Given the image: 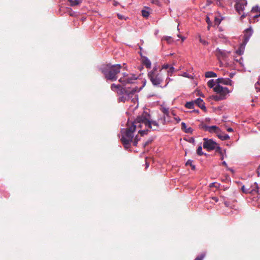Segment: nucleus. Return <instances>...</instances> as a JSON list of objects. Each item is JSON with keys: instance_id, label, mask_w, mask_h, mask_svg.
I'll return each mask as SVG.
<instances>
[{"instance_id": "nucleus-1", "label": "nucleus", "mask_w": 260, "mask_h": 260, "mask_svg": "<svg viewBox=\"0 0 260 260\" xmlns=\"http://www.w3.org/2000/svg\"><path fill=\"white\" fill-rule=\"evenodd\" d=\"M143 125L145 126L144 129L140 130L138 132L141 136L147 134L149 129L156 131L159 128L158 123L156 121L151 120L150 114L146 112H143L134 122L130 123L128 121L127 128L121 131V141L126 149L131 147V143L134 138L133 133L136 127L142 128Z\"/></svg>"}, {"instance_id": "nucleus-2", "label": "nucleus", "mask_w": 260, "mask_h": 260, "mask_svg": "<svg viewBox=\"0 0 260 260\" xmlns=\"http://www.w3.org/2000/svg\"><path fill=\"white\" fill-rule=\"evenodd\" d=\"M121 68L122 66L119 64H106L102 65L100 70L107 80L113 82L118 79V74L120 73Z\"/></svg>"}, {"instance_id": "nucleus-3", "label": "nucleus", "mask_w": 260, "mask_h": 260, "mask_svg": "<svg viewBox=\"0 0 260 260\" xmlns=\"http://www.w3.org/2000/svg\"><path fill=\"white\" fill-rule=\"evenodd\" d=\"M149 79L154 86H158L163 81L161 70H158L156 67L148 74Z\"/></svg>"}, {"instance_id": "nucleus-4", "label": "nucleus", "mask_w": 260, "mask_h": 260, "mask_svg": "<svg viewBox=\"0 0 260 260\" xmlns=\"http://www.w3.org/2000/svg\"><path fill=\"white\" fill-rule=\"evenodd\" d=\"M138 91L137 87L135 86L132 89L121 88L119 94H123L119 98V101L122 102L127 101L133 98L135 93Z\"/></svg>"}, {"instance_id": "nucleus-5", "label": "nucleus", "mask_w": 260, "mask_h": 260, "mask_svg": "<svg viewBox=\"0 0 260 260\" xmlns=\"http://www.w3.org/2000/svg\"><path fill=\"white\" fill-rule=\"evenodd\" d=\"M213 90L218 94L213 95V99L216 101L223 100L226 98V95L230 92L227 87H223L220 85H217Z\"/></svg>"}, {"instance_id": "nucleus-6", "label": "nucleus", "mask_w": 260, "mask_h": 260, "mask_svg": "<svg viewBox=\"0 0 260 260\" xmlns=\"http://www.w3.org/2000/svg\"><path fill=\"white\" fill-rule=\"evenodd\" d=\"M137 79V77L135 75H128L125 73H122V77L118 80V81L123 85H126L127 84L133 83L134 81Z\"/></svg>"}, {"instance_id": "nucleus-7", "label": "nucleus", "mask_w": 260, "mask_h": 260, "mask_svg": "<svg viewBox=\"0 0 260 260\" xmlns=\"http://www.w3.org/2000/svg\"><path fill=\"white\" fill-rule=\"evenodd\" d=\"M203 147L206 149L208 151L214 150L216 148L217 144L213 141L212 139H208L207 138H204Z\"/></svg>"}, {"instance_id": "nucleus-8", "label": "nucleus", "mask_w": 260, "mask_h": 260, "mask_svg": "<svg viewBox=\"0 0 260 260\" xmlns=\"http://www.w3.org/2000/svg\"><path fill=\"white\" fill-rule=\"evenodd\" d=\"M246 0H238L236 2L235 7L237 12L241 14L244 12L245 6L247 5Z\"/></svg>"}, {"instance_id": "nucleus-9", "label": "nucleus", "mask_w": 260, "mask_h": 260, "mask_svg": "<svg viewBox=\"0 0 260 260\" xmlns=\"http://www.w3.org/2000/svg\"><path fill=\"white\" fill-rule=\"evenodd\" d=\"M199 127L201 129H203L206 131H208L210 133H215L216 134L217 133V132L220 129L219 127L215 125L213 126H207L205 123H202L199 125Z\"/></svg>"}, {"instance_id": "nucleus-10", "label": "nucleus", "mask_w": 260, "mask_h": 260, "mask_svg": "<svg viewBox=\"0 0 260 260\" xmlns=\"http://www.w3.org/2000/svg\"><path fill=\"white\" fill-rule=\"evenodd\" d=\"M229 52L217 48L215 51L216 56L218 60L224 59L228 57Z\"/></svg>"}, {"instance_id": "nucleus-11", "label": "nucleus", "mask_w": 260, "mask_h": 260, "mask_svg": "<svg viewBox=\"0 0 260 260\" xmlns=\"http://www.w3.org/2000/svg\"><path fill=\"white\" fill-rule=\"evenodd\" d=\"M253 33V30L251 27H249L247 29H246L244 31V34L243 36V45H246L247 43L248 42L249 38L252 36Z\"/></svg>"}, {"instance_id": "nucleus-12", "label": "nucleus", "mask_w": 260, "mask_h": 260, "mask_svg": "<svg viewBox=\"0 0 260 260\" xmlns=\"http://www.w3.org/2000/svg\"><path fill=\"white\" fill-rule=\"evenodd\" d=\"M232 81L229 78H218L216 80V83L219 85V84H222L224 85H232Z\"/></svg>"}, {"instance_id": "nucleus-13", "label": "nucleus", "mask_w": 260, "mask_h": 260, "mask_svg": "<svg viewBox=\"0 0 260 260\" xmlns=\"http://www.w3.org/2000/svg\"><path fill=\"white\" fill-rule=\"evenodd\" d=\"M216 134L217 136L221 140H226L230 139V137L228 135L221 132L220 129Z\"/></svg>"}, {"instance_id": "nucleus-14", "label": "nucleus", "mask_w": 260, "mask_h": 260, "mask_svg": "<svg viewBox=\"0 0 260 260\" xmlns=\"http://www.w3.org/2000/svg\"><path fill=\"white\" fill-rule=\"evenodd\" d=\"M251 12L252 13H258V14L255 15L254 16V18H258V17H260V7L258 6H255L253 7L251 10Z\"/></svg>"}, {"instance_id": "nucleus-15", "label": "nucleus", "mask_w": 260, "mask_h": 260, "mask_svg": "<svg viewBox=\"0 0 260 260\" xmlns=\"http://www.w3.org/2000/svg\"><path fill=\"white\" fill-rule=\"evenodd\" d=\"M143 63L147 68H151V61L147 58L144 57L143 58Z\"/></svg>"}, {"instance_id": "nucleus-16", "label": "nucleus", "mask_w": 260, "mask_h": 260, "mask_svg": "<svg viewBox=\"0 0 260 260\" xmlns=\"http://www.w3.org/2000/svg\"><path fill=\"white\" fill-rule=\"evenodd\" d=\"M205 77L206 78L216 77L217 74L212 71H208L205 73Z\"/></svg>"}, {"instance_id": "nucleus-17", "label": "nucleus", "mask_w": 260, "mask_h": 260, "mask_svg": "<svg viewBox=\"0 0 260 260\" xmlns=\"http://www.w3.org/2000/svg\"><path fill=\"white\" fill-rule=\"evenodd\" d=\"M70 3V5L71 6H75L80 4L82 0H68Z\"/></svg>"}, {"instance_id": "nucleus-18", "label": "nucleus", "mask_w": 260, "mask_h": 260, "mask_svg": "<svg viewBox=\"0 0 260 260\" xmlns=\"http://www.w3.org/2000/svg\"><path fill=\"white\" fill-rule=\"evenodd\" d=\"M194 101H191V102H187L186 104H185V107L188 108V109H193L194 108Z\"/></svg>"}, {"instance_id": "nucleus-19", "label": "nucleus", "mask_w": 260, "mask_h": 260, "mask_svg": "<svg viewBox=\"0 0 260 260\" xmlns=\"http://www.w3.org/2000/svg\"><path fill=\"white\" fill-rule=\"evenodd\" d=\"M194 104L197 105L199 107L201 106V105L203 104L204 102H203V100H202L201 98H198L196 100L194 101Z\"/></svg>"}, {"instance_id": "nucleus-20", "label": "nucleus", "mask_w": 260, "mask_h": 260, "mask_svg": "<svg viewBox=\"0 0 260 260\" xmlns=\"http://www.w3.org/2000/svg\"><path fill=\"white\" fill-rule=\"evenodd\" d=\"M111 88L112 90L115 91L117 89H121V86L120 85H115V84H112L111 85Z\"/></svg>"}, {"instance_id": "nucleus-21", "label": "nucleus", "mask_w": 260, "mask_h": 260, "mask_svg": "<svg viewBox=\"0 0 260 260\" xmlns=\"http://www.w3.org/2000/svg\"><path fill=\"white\" fill-rule=\"evenodd\" d=\"M215 83H216V81H214V80L212 79V80H210L208 82L207 84L209 87L213 88L214 86V85H215Z\"/></svg>"}, {"instance_id": "nucleus-22", "label": "nucleus", "mask_w": 260, "mask_h": 260, "mask_svg": "<svg viewBox=\"0 0 260 260\" xmlns=\"http://www.w3.org/2000/svg\"><path fill=\"white\" fill-rule=\"evenodd\" d=\"M216 153H218L219 154H222V153L223 152V151L222 150L221 148L219 147L218 145H216V148L215 149ZM225 152V150H224Z\"/></svg>"}, {"instance_id": "nucleus-23", "label": "nucleus", "mask_w": 260, "mask_h": 260, "mask_svg": "<svg viewBox=\"0 0 260 260\" xmlns=\"http://www.w3.org/2000/svg\"><path fill=\"white\" fill-rule=\"evenodd\" d=\"M197 153L199 155H202L204 154L203 152L202 151V147L201 146H199L197 150Z\"/></svg>"}, {"instance_id": "nucleus-24", "label": "nucleus", "mask_w": 260, "mask_h": 260, "mask_svg": "<svg viewBox=\"0 0 260 260\" xmlns=\"http://www.w3.org/2000/svg\"><path fill=\"white\" fill-rule=\"evenodd\" d=\"M255 88L257 91L260 92V79H258V81L255 83Z\"/></svg>"}, {"instance_id": "nucleus-25", "label": "nucleus", "mask_w": 260, "mask_h": 260, "mask_svg": "<svg viewBox=\"0 0 260 260\" xmlns=\"http://www.w3.org/2000/svg\"><path fill=\"white\" fill-rule=\"evenodd\" d=\"M206 254L205 253L201 254L200 255L198 256L194 260H203L204 258L205 257Z\"/></svg>"}, {"instance_id": "nucleus-26", "label": "nucleus", "mask_w": 260, "mask_h": 260, "mask_svg": "<svg viewBox=\"0 0 260 260\" xmlns=\"http://www.w3.org/2000/svg\"><path fill=\"white\" fill-rule=\"evenodd\" d=\"M142 16L144 17H148L149 15V13L148 11H146V10H143L142 11Z\"/></svg>"}, {"instance_id": "nucleus-27", "label": "nucleus", "mask_w": 260, "mask_h": 260, "mask_svg": "<svg viewBox=\"0 0 260 260\" xmlns=\"http://www.w3.org/2000/svg\"><path fill=\"white\" fill-rule=\"evenodd\" d=\"M174 71V68L172 66H171L168 71V73L169 76H171L173 73Z\"/></svg>"}, {"instance_id": "nucleus-28", "label": "nucleus", "mask_w": 260, "mask_h": 260, "mask_svg": "<svg viewBox=\"0 0 260 260\" xmlns=\"http://www.w3.org/2000/svg\"><path fill=\"white\" fill-rule=\"evenodd\" d=\"M161 111L166 115L167 116H169V110L166 108H162L161 109Z\"/></svg>"}, {"instance_id": "nucleus-29", "label": "nucleus", "mask_w": 260, "mask_h": 260, "mask_svg": "<svg viewBox=\"0 0 260 260\" xmlns=\"http://www.w3.org/2000/svg\"><path fill=\"white\" fill-rule=\"evenodd\" d=\"M158 121H160V123L163 125L166 124V117L165 116L162 118H159Z\"/></svg>"}, {"instance_id": "nucleus-30", "label": "nucleus", "mask_w": 260, "mask_h": 260, "mask_svg": "<svg viewBox=\"0 0 260 260\" xmlns=\"http://www.w3.org/2000/svg\"><path fill=\"white\" fill-rule=\"evenodd\" d=\"M139 141V139H138V137L137 136H136V137L134 138V141H133V145L134 146H137Z\"/></svg>"}, {"instance_id": "nucleus-31", "label": "nucleus", "mask_w": 260, "mask_h": 260, "mask_svg": "<svg viewBox=\"0 0 260 260\" xmlns=\"http://www.w3.org/2000/svg\"><path fill=\"white\" fill-rule=\"evenodd\" d=\"M152 141V140L151 139L148 140L144 143V147H146L147 146L149 145L150 143H151Z\"/></svg>"}, {"instance_id": "nucleus-32", "label": "nucleus", "mask_w": 260, "mask_h": 260, "mask_svg": "<svg viewBox=\"0 0 260 260\" xmlns=\"http://www.w3.org/2000/svg\"><path fill=\"white\" fill-rule=\"evenodd\" d=\"M241 190H242V191L244 193H249V192H250V190H246V189L245 188V186H242V187H241Z\"/></svg>"}, {"instance_id": "nucleus-33", "label": "nucleus", "mask_w": 260, "mask_h": 260, "mask_svg": "<svg viewBox=\"0 0 260 260\" xmlns=\"http://www.w3.org/2000/svg\"><path fill=\"white\" fill-rule=\"evenodd\" d=\"M181 129L184 131L185 132V130L187 129L186 124L184 122L181 123Z\"/></svg>"}, {"instance_id": "nucleus-34", "label": "nucleus", "mask_w": 260, "mask_h": 260, "mask_svg": "<svg viewBox=\"0 0 260 260\" xmlns=\"http://www.w3.org/2000/svg\"><path fill=\"white\" fill-rule=\"evenodd\" d=\"M171 66L170 65H169L168 64H164L162 67V69H166V70H167V69H169V68Z\"/></svg>"}, {"instance_id": "nucleus-35", "label": "nucleus", "mask_w": 260, "mask_h": 260, "mask_svg": "<svg viewBox=\"0 0 260 260\" xmlns=\"http://www.w3.org/2000/svg\"><path fill=\"white\" fill-rule=\"evenodd\" d=\"M192 129L191 127L187 128L185 130V133H191L192 132Z\"/></svg>"}, {"instance_id": "nucleus-36", "label": "nucleus", "mask_w": 260, "mask_h": 260, "mask_svg": "<svg viewBox=\"0 0 260 260\" xmlns=\"http://www.w3.org/2000/svg\"><path fill=\"white\" fill-rule=\"evenodd\" d=\"M192 160L188 159L187 161V162H186L185 165L186 166H191L192 165Z\"/></svg>"}, {"instance_id": "nucleus-37", "label": "nucleus", "mask_w": 260, "mask_h": 260, "mask_svg": "<svg viewBox=\"0 0 260 260\" xmlns=\"http://www.w3.org/2000/svg\"><path fill=\"white\" fill-rule=\"evenodd\" d=\"M172 37H165V40L169 43H170L172 41Z\"/></svg>"}, {"instance_id": "nucleus-38", "label": "nucleus", "mask_w": 260, "mask_h": 260, "mask_svg": "<svg viewBox=\"0 0 260 260\" xmlns=\"http://www.w3.org/2000/svg\"><path fill=\"white\" fill-rule=\"evenodd\" d=\"M200 41L201 43H202V44H203L205 45H207L208 44V43L207 41H206L205 40H203L201 38H200Z\"/></svg>"}, {"instance_id": "nucleus-39", "label": "nucleus", "mask_w": 260, "mask_h": 260, "mask_svg": "<svg viewBox=\"0 0 260 260\" xmlns=\"http://www.w3.org/2000/svg\"><path fill=\"white\" fill-rule=\"evenodd\" d=\"M201 109L205 110H206V107L205 106V103H203V104L201 105V106L199 107Z\"/></svg>"}, {"instance_id": "nucleus-40", "label": "nucleus", "mask_w": 260, "mask_h": 260, "mask_svg": "<svg viewBox=\"0 0 260 260\" xmlns=\"http://www.w3.org/2000/svg\"><path fill=\"white\" fill-rule=\"evenodd\" d=\"M215 23L219 24L220 23V20L219 18H215Z\"/></svg>"}, {"instance_id": "nucleus-41", "label": "nucleus", "mask_w": 260, "mask_h": 260, "mask_svg": "<svg viewBox=\"0 0 260 260\" xmlns=\"http://www.w3.org/2000/svg\"><path fill=\"white\" fill-rule=\"evenodd\" d=\"M212 200L213 201H214L215 202H217L218 201V198L216 197H212Z\"/></svg>"}, {"instance_id": "nucleus-42", "label": "nucleus", "mask_w": 260, "mask_h": 260, "mask_svg": "<svg viewBox=\"0 0 260 260\" xmlns=\"http://www.w3.org/2000/svg\"><path fill=\"white\" fill-rule=\"evenodd\" d=\"M174 119L176 120L177 122H179L181 120L179 117H174Z\"/></svg>"}, {"instance_id": "nucleus-43", "label": "nucleus", "mask_w": 260, "mask_h": 260, "mask_svg": "<svg viewBox=\"0 0 260 260\" xmlns=\"http://www.w3.org/2000/svg\"><path fill=\"white\" fill-rule=\"evenodd\" d=\"M241 14H242L241 16V18H245L246 16V15L245 14V13L244 12H242Z\"/></svg>"}, {"instance_id": "nucleus-44", "label": "nucleus", "mask_w": 260, "mask_h": 260, "mask_svg": "<svg viewBox=\"0 0 260 260\" xmlns=\"http://www.w3.org/2000/svg\"><path fill=\"white\" fill-rule=\"evenodd\" d=\"M206 21L208 24H210L211 22H210V19L208 17H207V18H206Z\"/></svg>"}, {"instance_id": "nucleus-45", "label": "nucleus", "mask_w": 260, "mask_h": 260, "mask_svg": "<svg viewBox=\"0 0 260 260\" xmlns=\"http://www.w3.org/2000/svg\"><path fill=\"white\" fill-rule=\"evenodd\" d=\"M117 16H118V18L120 19H122L123 18V16L120 15V14H117Z\"/></svg>"}, {"instance_id": "nucleus-46", "label": "nucleus", "mask_w": 260, "mask_h": 260, "mask_svg": "<svg viewBox=\"0 0 260 260\" xmlns=\"http://www.w3.org/2000/svg\"><path fill=\"white\" fill-rule=\"evenodd\" d=\"M227 131L229 132H232L233 131V129L231 127H229L228 129H227Z\"/></svg>"}, {"instance_id": "nucleus-47", "label": "nucleus", "mask_w": 260, "mask_h": 260, "mask_svg": "<svg viewBox=\"0 0 260 260\" xmlns=\"http://www.w3.org/2000/svg\"><path fill=\"white\" fill-rule=\"evenodd\" d=\"M207 3L208 5H209L212 3V1H211L210 0H207Z\"/></svg>"}, {"instance_id": "nucleus-48", "label": "nucleus", "mask_w": 260, "mask_h": 260, "mask_svg": "<svg viewBox=\"0 0 260 260\" xmlns=\"http://www.w3.org/2000/svg\"><path fill=\"white\" fill-rule=\"evenodd\" d=\"M220 156H221V158L220 159H223V158H224V156H223V152L222 153V154H220Z\"/></svg>"}, {"instance_id": "nucleus-49", "label": "nucleus", "mask_w": 260, "mask_h": 260, "mask_svg": "<svg viewBox=\"0 0 260 260\" xmlns=\"http://www.w3.org/2000/svg\"><path fill=\"white\" fill-rule=\"evenodd\" d=\"M222 165H223V166H225V167H226V166H227V164H226V162H225V161H223V162H222Z\"/></svg>"}, {"instance_id": "nucleus-50", "label": "nucleus", "mask_w": 260, "mask_h": 260, "mask_svg": "<svg viewBox=\"0 0 260 260\" xmlns=\"http://www.w3.org/2000/svg\"><path fill=\"white\" fill-rule=\"evenodd\" d=\"M191 167L192 169H193V170L195 169V166L194 165H192L191 166Z\"/></svg>"}, {"instance_id": "nucleus-51", "label": "nucleus", "mask_w": 260, "mask_h": 260, "mask_svg": "<svg viewBox=\"0 0 260 260\" xmlns=\"http://www.w3.org/2000/svg\"><path fill=\"white\" fill-rule=\"evenodd\" d=\"M153 3H155V4H158V1L157 0H155V1H153Z\"/></svg>"}, {"instance_id": "nucleus-52", "label": "nucleus", "mask_w": 260, "mask_h": 260, "mask_svg": "<svg viewBox=\"0 0 260 260\" xmlns=\"http://www.w3.org/2000/svg\"><path fill=\"white\" fill-rule=\"evenodd\" d=\"M117 4H118V3H117V2H114V6H117Z\"/></svg>"}, {"instance_id": "nucleus-53", "label": "nucleus", "mask_w": 260, "mask_h": 260, "mask_svg": "<svg viewBox=\"0 0 260 260\" xmlns=\"http://www.w3.org/2000/svg\"><path fill=\"white\" fill-rule=\"evenodd\" d=\"M137 100V99L136 98H133V99H132V101H134V102H135V101H136Z\"/></svg>"}, {"instance_id": "nucleus-54", "label": "nucleus", "mask_w": 260, "mask_h": 260, "mask_svg": "<svg viewBox=\"0 0 260 260\" xmlns=\"http://www.w3.org/2000/svg\"><path fill=\"white\" fill-rule=\"evenodd\" d=\"M208 25H208V29L209 30V29H210V24H208Z\"/></svg>"}, {"instance_id": "nucleus-55", "label": "nucleus", "mask_w": 260, "mask_h": 260, "mask_svg": "<svg viewBox=\"0 0 260 260\" xmlns=\"http://www.w3.org/2000/svg\"><path fill=\"white\" fill-rule=\"evenodd\" d=\"M181 39H182V40H184V38H182V37H181Z\"/></svg>"}, {"instance_id": "nucleus-56", "label": "nucleus", "mask_w": 260, "mask_h": 260, "mask_svg": "<svg viewBox=\"0 0 260 260\" xmlns=\"http://www.w3.org/2000/svg\"><path fill=\"white\" fill-rule=\"evenodd\" d=\"M181 39H182V40H184V38H182V37H181Z\"/></svg>"}, {"instance_id": "nucleus-57", "label": "nucleus", "mask_w": 260, "mask_h": 260, "mask_svg": "<svg viewBox=\"0 0 260 260\" xmlns=\"http://www.w3.org/2000/svg\"><path fill=\"white\" fill-rule=\"evenodd\" d=\"M196 112H199V111L198 110H196Z\"/></svg>"}, {"instance_id": "nucleus-58", "label": "nucleus", "mask_w": 260, "mask_h": 260, "mask_svg": "<svg viewBox=\"0 0 260 260\" xmlns=\"http://www.w3.org/2000/svg\"><path fill=\"white\" fill-rule=\"evenodd\" d=\"M173 115H175L174 113L173 112L172 113Z\"/></svg>"}, {"instance_id": "nucleus-59", "label": "nucleus", "mask_w": 260, "mask_h": 260, "mask_svg": "<svg viewBox=\"0 0 260 260\" xmlns=\"http://www.w3.org/2000/svg\"><path fill=\"white\" fill-rule=\"evenodd\" d=\"M146 166L147 167H148L149 165L147 164H146Z\"/></svg>"}, {"instance_id": "nucleus-60", "label": "nucleus", "mask_w": 260, "mask_h": 260, "mask_svg": "<svg viewBox=\"0 0 260 260\" xmlns=\"http://www.w3.org/2000/svg\"><path fill=\"white\" fill-rule=\"evenodd\" d=\"M259 128L260 129V125L258 126Z\"/></svg>"}, {"instance_id": "nucleus-61", "label": "nucleus", "mask_w": 260, "mask_h": 260, "mask_svg": "<svg viewBox=\"0 0 260 260\" xmlns=\"http://www.w3.org/2000/svg\"><path fill=\"white\" fill-rule=\"evenodd\" d=\"M168 2H169V0H167Z\"/></svg>"}]
</instances>
